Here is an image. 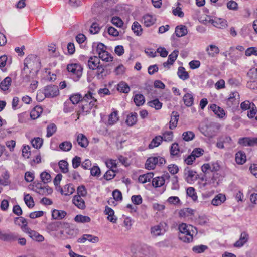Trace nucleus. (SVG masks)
<instances>
[{"instance_id":"nucleus-1","label":"nucleus","mask_w":257,"mask_h":257,"mask_svg":"<svg viewBox=\"0 0 257 257\" xmlns=\"http://www.w3.org/2000/svg\"><path fill=\"white\" fill-rule=\"evenodd\" d=\"M178 238L184 242L190 243L193 241V236L196 234V229L192 225L182 223L178 226Z\"/></svg>"},{"instance_id":"nucleus-2","label":"nucleus","mask_w":257,"mask_h":257,"mask_svg":"<svg viewBox=\"0 0 257 257\" xmlns=\"http://www.w3.org/2000/svg\"><path fill=\"white\" fill-rule=\"evenodd\" d=\"M94 94L89 91L83 97L81 103V113L83 115H86L93 107H96L97 105V101L94 96Z\"/></svg>"},{"instance_id":"nucleus-3","label":"nucleus","mask_w":257,"mask_h":257,"mask_svg":"<svg viewBox=\"0 0 257 257\" xmlns=\"http://www.w3.org/2000/svg\"><path fill=\"white\" fill-rule=\"evenodd\" d=\"M55 230L59 231L62 235L66 236L67 238H71L76 234V231L70 228L68 223L58 221L53 224Z\"/></svg>"},{"instance_id":"nucleus-4","label":"nucleus","mask_w":257,"mask_h":257,"mask_svg":"<svg viewBox=\"0 0 257 257\" xmlns=\"http://www.w3.org/2000/svg\"><path fill=\"white\" fill-rule=\"evenodd\" d=\"M24 70L26 68L30 70L38 71L41 67L39 57L35 55H29L24 61Z\"/></svg>"},{"instance_id":"nucleus-5","label":"nucleus","mask_w":257,"mask_h":257,"mask_svg":"<svg viewBox=\"0 0 257 257\" xmlns=\"http://www.w3.org/2000/svg\"><path fill=\"white\" fill-rule=\"evenodd\" d=\"M67 69L70 76L74 81H78L80 79L83 71L81 65L78 63H71L67 65Z\"/></svg>"},{"instance_id":"nucleus-6","label":"nucleus","mask_w":257,"mask_h":257,"mask_svg":"<svg viewBox=\"0 0 257 257\" xmlns=\"http://www.w3.org/2000/svg\"><path fill=\"white\" fill-rule=\"evenodd\" d=\"M167 229L168 225L167 223L161 222L156 225L152 226L150 228V233L153 237H157L164 235Z\"/></svg>"},{"instance_id":"nucleus-7","label":"nucleus","mask_w":257,"mask_h":257,"mask_svg":"<svg viewBox=\"0 0 257 257\" xmlns=\"http://www.w3.org/2000/svg\"><path fill=\"white\" fill-rule=\"evenodd\" d=\"M165 163V160L162 157H151L147 160L145 167L148 170H153L156 165L162 166Z\"/></svg>"},{"instance_id":"nucleus-8","label":"nucleus","mask_w":257,"mask_h":257,"mask_svg":"<svg viewBox=\"0 0 257 257\" xmlns=\"http://www.w3.org/2000/svg\"><path fill=\"white\" fill-rule=\"evenodd\" d=\"M156 251L153 247L144 244L142 245L138 252V257H156Z\"/></svg>"},{"instance_id":"nucleus-9","label":"nucleus","mask_w":257,"mask_h":257,"mask_svg":"<svg viewBox=\"0 0 257 257\" xmlns=\"http://www.w3.org/2000/svg\"><path fill=\"white\" fill-rule=\"evenodd\" d=\"M59 94L58 86L54 85H50L46 86L44 89V94L45 97L53 98Z\"/></svg>"},{"instance_id":"nucleus-10","label":"nucleus","mask_w":257,"mask_h":257,"mask_svg":"<svg viewBox=\"0 0 257 257\" xmlns=\"http://www.w3.org/2000/svg\"><path fill=\"white\" fill-rule=\"evenodd\" d=\"M170 176L168 173H164L160 177L153 178L152 184L154 187H160L165 184L166 181H169Z\"/></svg>"},{"instance_id":"nucleus-11","label":"nucleus","mask_w":257,"mask_h":257,"mask_svg":"<svg viewBox=\"0 0 257 257\" xmlns=\"http://www.w3.org/2000/svg\"><path fill=\"white\" fill-rule=\"evenodd\" d=\"M96 77L97 79H103L111 73V69L107 65H100L96 69Z\"/></svg>"},{"instance_id":"nucleus-12","label":"nucleus","mask_w":257,"mask_h":257,"mask_svg":"<svg viewBox=\"0 0 257 257\" xmlns=\"http://www.w3.org/2000/svg\"><path fill=\"white\" fill-rule=\"evenodd\" d=\"M239 94L238 92H232L226 100V104L229 107H231L239 103Z\"/></svg>"},{"instance_id":"nucleus-13","label":"nucleus","mask_w":257,"mask_h":257,"mask_svg":"<svg viewBox=\"0 0 257 257\" xmlns=\"http://www.w3.org/2000/svg\"><path fill=\"white\" fill-rule=\"evenodd\" d=\"M208 19H205L204 21L206 22L204 23L209 22L211 23L214 26L219 28H223L227 26L226 21L221 18H215V19H211L210 17Z\"/></svg>"},{"instance_id":"nucleus-14","label":"nucleus","mask_w":257,"mask_h":257,"mask_svg":"<svg viewBox=\"0 0 257 257\" xmlns=\"http://www.w3.org/2000/svg\"><path fill=\"white\" fill-rule=\"evenodd\" d=\"M238 143L243 146H253L257 145V138H241L239 139Z\"/></svg>"},{"instance_id":"nucleus-15","label":"nucleus","mask_w":257,"mask_h":257,"mask_svg":"<svg viewBox=\"0 0 257 257\" xmlns=\"http://www.w3.org/2000/svg\"><path fill=\"white\" fill-rule=\"evenodd\" d=\"M184 176L186 181L191 183L192 182L195 181L197 179L196 172L193 170H190L189 167H187L184 169Z\"/></svg>"},{"instance_id":"nucleus-16","label":"nucleus","mask_w":257,"mask_h":257,"mask_svg":"<svg viewBox=\"0 0 257 257\" xmlns=\"http://www.w3.org/2000/svg\"><path fill=\"white\" fill-rule=\"evenodd\" d=\"M25 233H27L29 237L33 240L38 242H42L44 237L36 231L31 230L30 228L25 229Z\"/></svg>"},{"instance_id":"nucleus-17","label":"nucleus","mask_w":257,"mask_h":257,"mask_svg":"<svg viewBox=\"0 0 257 257\" xmlns=\"http://www.w3.org/2000/svg\"><path fill=\"white\" fill-rule=\"evenodd\" d=\"M99 58L97 56L90 57L87 61V66L88 68L92 70L97 69L100 66Z\"/></svg>"},{"instance_id":"nucleus-18","label":"nucleus","mask_w":257,"mask_h":257,"mask_svg":"<svg viewBox=\"0 0 257 257\" xmlns=\"http://www.w3.org/2000/svg\"><path fill=\"white\" fill-rule=\"evenodd\" d=\"M17 234L14 232H10L8 233H3L1 231L0 239L4 241H13L17 240Z\"/></svg>"},{"instance_id":"nucleus-19","label":"nucleus","mask_w":257,"mask_h":257,"mask_svg":"<svg viewBox=\"0 0 257 257\" xmlns=\"http://www.w3.org/2000/svg\"><path fill=\"white\" fill-rule=\"evenodd\" d=\"M87 240L95 243L99 241V238L91 234H84L82 237L78 239L77 242L79 243H84Z\"/></svg>"},{"instance_id":"nucleus-20","label":"nucleus","mask_w":257,"mask_h":257,"mask_svg":"<svg viewBox=\"0 0 257 257\" xmlns=\"http://www.w3.org/2000/svg\"><path fill=\"white\" fill-rule=\"evenodd\" d=\"M142 23L147 27L152 26L156 22V18L154 16L147 14L144 15L142 19Z\"/></svg>"},{"instance_id":"nucleus-21","label":"nucleus","mask_w":257,"mask_h":257,"mask_svg":"<svg viewBox=\"0 0 257 257\" xmlns=\"http://www.w3.org/2000/svg\"><path fill=\"white\" fill-rule=\"evenodd\" d=\"M226 196L224 194L219 193L212 200L211 204L215 206L220 205L226 201Z\"/></svg>"},{"instance_id":"nucleus-22","label":"nucleus","mask_w":257,"mask_h":257,"mask_svg":"<svg viewBox=\"0 0 257 257\" xmlns=\"http://www.w3.org/2000/svg\"><path fill=\"white\" fill-rule=\"evenodd\" d=\"M179 114L176 111H173L171 116V119L169 122V128L171 130L174 129L176 127Z\"/></svg>"},{"instance_id":"nucleus-23","label":"nucleus","mask_w":257,"mask_h":257,"mask_svg":"<svg viewBox=\"0 0 257 257\" xmlns=\"http://www.w3.org/2000/svg\"><path fill=\"white\" fill-rule=\"evenodd\" d=\"M188 33L187 28L185 26L180 25L176 27L175 34L178 37L185 36Z\"/></svg>"},{"instance_id":"nucleus-24","label":"nucleus","mask_w":257,"mask_h":257,"mask_svg":"<svg viewBox=\"0 0 257 257\" xmlns=\"http://www.w3.org/2000/svg\"><path fill=\"white\" fill-rule=\"evenodd\" d=\"M194 99L192 93H186L183 97L184 103L187 107H190L193 104Z\"/></svg>"},{"instance_id":"nucleus-25","label":"nucleus","mask_w":257,"mask_h":257,"mask_svg":"<svg viewBox=\"0 0 257 257\" xmlns=\"http://www.w3.org/2000/svg\"><path fill=\"white\" fill-rule=\"evenodd\" d=\"M210 108L219 118H223L225 114L224 110L215 104H211Z\"/></svg>"},{"instance_id":"nucleus-26","label":"nucleus","mask_w":257,"mask_h":257,"mask_svg":"<svg viewBox=\"0 0 257 257\" xmlns=\"http://www.w3.org/2000/svg\"><path fill=\"white\" fill-rule=\"evenodd\" d=\"M248 235L245 232L241 233L240 238L234 244L235 247H240L242 246L248 240Z\"/></svg>"},{"instance_id":"nucleus-27","label":"nucleus","mask_w":257,"mask_h":257,"mask_svg":"<svg viewBox=\"0 0 257 257\" xmlns=\"http://www.w3.org/2000/svg\"><path fill=\"white\" fill-rule=\"evenodd\" d=\"M104 212L105 214L108 215L107 219L109 221L112 223H116L117 218L114 216V211L111 208L106 206Z\"/></svg>"},{"instance_id":"nucleus-28","label":"nucleus","mask_w":257,"mask_h":257,"mask_svg":"<svg viewBox=\"0 0 257 257\" xmlns=\"http://www.w3.org/2000/svg\"><path fill=\"white\" fill-rule=\"evenodd\" d=\"M73 204L80 209L85 208V204L84 200L79 196H74L72 200Z\"/></svg>"},{"instance_id":"nucleus-29","label":"nucleus","mask_w":257,"mask_h":257,"mask_svg":"<svg viewBox=\"0 0 257 257\" xmlns=\"http://www.w3.org/2000/svg\"><path fill=\"white\" fill-rule=\"evenodd\" d=\"M77 142L78 145L83 148L87 147L89 143L87 138L82 134H79L78 135Z\"/></svg>"},{"instance_id":"nucleus-30","label":"nucleus","mask_w":257,"mask_h":257,"mask_svg":"<svg viewBox=\"0 0 257 257\" xmlns=\"http://www.w3.org/2000/svg\"><path fill=\"white\" fill-rule=\"evenodd\" d=\"M177 75L178 77L182 80H187L189 78L188 73L186 71L185 68L182 66L178 67Z\"/></svg>"},{"instance_id":"nucleus-31","label":"nucleus","mask_w":257,"mask_h":257,"mask_svg":"<svg viewBox=\"0 0 257 257\" xmlns=\"http://www.w3.org/2000/svg\"><path fill=\"white\" fill-rule=\"evenodd\" d=\"M208 55L211 57H214L216 54L219 53L218 47L214 45H210L206 49Z\"/></svg>"},{"instance_id":"nucleus-32","label":"nucleus","mask_w":257,"mask_h":257,"mask_svg":"<svg viewBox=\"0 0 257 257\" xmlns=\"http://www.w3.org/2000/svg\"><path fill=\"white\" fill-rule=\"evenodd\" d=\"M15 223L16 225L21 226V228L24 232H25V229L29 228L27 225V221L23 217H16L15 219Z\"/></svg>"},{"instance_id":"nucleus-33","label":"nucleus","mask_w":257,"mask_h":257,"mask_svg":"<svg viewBox=\"0 0 257 257\" xmlns=\"http://www.w3.org/2000/svg\"><path fill=\"white\" fill-rule=\"evenodd\" d=\"M75 191V189L72 184H69L66 185L64 187V190L61 189V193L62 194H64L66 196L70 195L73 193Z\"/></svg>"},{"instance_id":"nucleus-34","label":"nucleus","mask_w":257,"mask_h":257,"mask_svg":"<svg viewBox=\"0 0 257 257\" xmlns=\"http://www.w3.org/2000/svg\"><path fill=\"white\" fill-rule=\"evenodd\" d=\"M154 174L152 172H149L139 177L138 180L140 183H145L150 182L153 178Z\"/></svg>"},{"instance_id":"nucleus-35","label":"nucleus","mask_w":257,"mask_h":257,"mask_svg":"<svg viewBox=\"0 0 257 257\" xmlns=\"http://www.w3.org/2000/svg\"><path fill=\"white\" fill-rule=\"evenodd\" d=\"M246 160L245 154L242 151H238L235 155V161L238 164H243Z\"/></svg>"},{"instance_id":"nucleus-36","label":"nucleus","mask_w":257,"mask_h":257,"mask_svg":"<svg viewBox=\"0 0 257 257\" xmlns=\"http://www.w3.org/2000/svg\"><path fill=\"white\" fill-rule=\"evenodd\" d=\"M137 120V114L136 112L131 113L127 116L126 123L128 126H133L136 124Z\"/></svg>"},{"instance_id":"nucleus-37","label":"nucleus","mask_w":257,"mask_h":257,"mask_svg":"<svg viewBox=\"0 0 257 257\" xmlns=\"http://www.w3.org/2000/svg\"><path fill=\"white\" fill-rule=\"evenodd\" d=\"M43 112L41 107L37 106L35 107L30 113V117L33 119L38 118Z\"/></svg>"},{"instance_id":"nucleus-38","label":"nucleus","mask_w":257,"mask_h":257,"mask_svg":"<svg viewBox=\"0 0 257 257\" xmlns=\"http://www.w3.org/2000/svg\"><path fill=\"white\" fill-rule=\"evenodd\" d=\"M117 89L118 91L124 93H128L130 91L128 85L123 81H121L118 84Z\"/></svg>"},{"instance_id":"nucleus-39","label":"nucleus","mask_w":257,"mask_h":257,"mask_svg":"<svg viewBox=\"0 0 257 257\" xmlns=\"http://www.w3.org/2000/svg\"><path fill=\"white\" fill-rule=\"evenodd\" d=\"M12 79L10 77H6L0 83V88L3 91L9 89L11 84Z\"/></svg>"},{"instance_id":"nucleus-40","label":"nucleus","mask_w":257,"mask_h":257,"mask_svg":"<svg viewBox=\"0 0 257 257\" xmlns=\"http://www.w3.org/2000/svg\"><path fill=\"white\" fill-rule=\"evenodd\" d=\"M132 30L134 33L138 36L142 34L143 29L141 25L137 21H135L132 26Z\"/></svg>"},{"instance_id":"nucleus-41","label":"nucleus","mask_w":257,"mask_h":257,"mask_svg":"<svg viewBox=\"0 0 257 257\" xmlns=\"http://www.w3.org/2000/svg\"><path fill=\"white\" fill-rule=\"evenodd\" d=\"M67 213L63 210H54L52 213V217L55 219H62L64 218Z\"/></svg>"},{"instance_id":"nucleus-42","label":"nucleus","mask_w":257,"mask_h":257,"mask_svg":"<svg viewBox=\"0 0 257 257\" xmlns=\"http://www.w3.org/2000/svg\"><path fill=\"white\" fill-rule=\"evenodd\" d=\"M162 141L163 139L162 138V136H156L154 139H153L150 144L149 145V148L150 149H153L155 147L159 146V145H160V144L162 143Z\"/></svg>"},{"instance_id":"nucleus-43","label":"nucleus","mask_w":257,"mask_h":257,"mask_svg":"<svg viewBox=\"0 0 257 257\" xmlns=\"http://www.w3.org/2000/svg\"><path fill=\"white\" fill-rule=\"evenodd\" d=\"M194 212V210L189 208H185L180 211L179 215L181 217H187L193 215Z\"/></svg>"},{"instance_id":"nucleus-44","label":"nucleus","mask_w":257,"mask_h":257,"mask_svg":"<svg viewBox=\"0 0 257 257\" xmlns=\"http://www.w3.org/2000/svg\"><path fill=\"white\" fill-rule=\"evenodd\" d=\"M72 147V143L69 141H64L59 144V148L64 152L69 151Z\"/></svg>"},{"instance_id":"nucleus-45","label":"nucleus","mask_w":257,"mask_h":257,"mask_svg":"<svg viewBox=\"0 0 257 257\" xmlns=\"http://www.w3.org/2000/svg\"><path fill=\"white\" fill-rule=\"evenodd\" d=\"M99 58L105 62H111L113 60V57L107 51H105L99 55Z\"/></svg>"},{"instance_id":"nucleus-46","label":"nucleus","mask_w":257,"mask_h":257,"mask_svg":"<svg viewBox=\"0 0 257 257\" xmlns=\"http://www.w3.org/2000/svg\"><path fill=\"white\" fill-rule=\"evenodd\" d=\"M150 107L154 108L156 110L160 109L162 107V103L160 102L158 99H155L148 102Z\"/></svg>"},{"instance_id":"nucleus-47","label":"nucleus","mask_w":257,"mask_h":257,"mask_svg":"<svg viewBox=\"0 0 257 257\" xmlns=\"http://www.w3.org/2000/svg\"><path fill=\"white\" fill-rule=\"evenodd\" d=\"M74 220L78 223H84L90 222L91 219L89 216L77 215L75 217Z\"/></svg>"},{"instance_id":"nucleus-48","label":"nucleus","mask_w":257,"mask_h":257,"mask_svg":"<svg viewBox=\"0 0 257 257\" xmlns=\"http://www.w3.org/2000/svg\"><path fill=\"white\" fill-rule=\"evenodd\" d=\"M134 101L138 106L142 105L145 102V97L142 94H136L134 98Z\"/></svg>"},{"instance_id":"nucleus-49","label":"nucleus","mask_w":257,"mask_h":257,"mask_svg":"<svg viewBox=\"0 0 257 257\" xmlns=\"http://www.w3.org/2000/svg\"><path fill=\"white\" fill-rule=\"evenodd\" d=\"M58 165L61 171L63 173H66L68 172V163L66 161L62 160L59 162Z\"/></svg>"},{"instance_id":"nucleus-50","label":"nucleus","mask_w":257,"mask_h":257,"mask_svg":"<svg viewBox=\"0 0 257 257\" xmlns=\"http://www.w3.org/2000/svg\"><path fill=\"white\" fill-rule=\"evenodd\" d=\"M186 193L187 196L191 197L193 201H195L197 200L198 197L193 187H188L186 190Z\"/></svg>"},{"instance_id":"nucleus-51","label":"nucleus","mask_w":257,"mask_h":257,"mask_svg":"<svg viewBox=\"0 0 257 257\" xmlns=\"http://www.w3.org/2000/svg\"><path fill=\"white\" fill-rule=\"evenodd\" d=\"M82 96L78 93L72 95L70 97V101L72 104H77L80 101L82 102Z\"/></svg>"},{"instance_id":"nucleus-52","label":"nucleus","mask_w":257,"mask_h":257,"mask_svg":"<svg viewBox=\"0 0 257 257\" xmlns=\"http://www.w3.org/2000/svg\"><path fill=\"white\" fill-rule=\"evenodd\" d=\"M118 120V113L117 111H113L109 115L108 123L112 125Z\"/></svg>"},{"instance_id":"nucleus-53","label":"nucleus","mask_w":257,"mask_h":257,"mask_svg":"<svg viewBox=\"0 0 257 257\" xmlns=\"http://www.w3.org/2000/svg\"><path fill=\"white\" fill-rule=\"evenodd\" d=\"M48 51L49 55L53 57H57L59 55V53L56 50V45L51 44L48 47Z\"/></svg>"},{"instance_id":"nucleus-54","label":"nucleus","mask_w":257,"mask_h":257,"mask_svg":"<svg viewBox=\"0 0 257 257\" xmlns=\"http://www.w3.org/2000/svg\"><path fill=\"white\" fill-rule=\"evenodd\" d=\"M43 139L39 137L35 138L31 141V144L32 146L36 149L40 148L43 144Z\"/></svg>"},{"instance_id":"nucleus-55","label":"nucleus","mask_w":257,"mask_h":257,"mask_svg":"<svg viewBox=\"0 0 257 257\" xmlns=\"http://www.w3.org/2000/svg\"><path fill=\"white\" fill-rule=\"evenodd\" d=\"M24 200L27 206L31 208L34 206V202L33 198L29 194H26L24 196Z\"/></svg>"},{"instance_id":"nucleus-56","label":"nucleus","mask_w":257,"mask_h":257,"mask_svg":"<svg viewBox=\"0 0 257 257\" xmlns=\"http://www.w3.org/2000/svg\"><path fill=\"white\" fill-rule=\"evenodd\" d=\"M182 137L184 140L188 142L194 138L195 134L192 131H187L183 133Z\"/></svg>"},{"instance_id":"nucleus-57","label":"nucleus","mask_w":257,"mask_h":257,"mask_svg":"<svg viewBox=\"0 0 257 257\" xmlns=\"http://www.w3.org/2000/svg\"><path fill=\"white\" fill-rule=\"evenodd\" d=\"M57 127L54 123H52L47 126V137H51L56 131Z\"/></svg>"},{"instance_id":"nucleus-58","label":"nucleus","mask_w":257,"mask_h":257,"mask_svg":"<svg viewBox=\"0 0 257 257\" xmlns=\"http://www.w3.org/2000/svg\"><path fill=\"white\" fill-rule=\"evenodd\" d=\"M40 178L42 181L44 183H47L48 182H50L51 180L50 174L45 171L41 173V174H40Z\"/></svg>"},{"instance_id":"nucleus-59","label":"nucleus","mask_w":257,"mask_h":257,"mask_svg":"<svg viewBox=\"0 0 257 257\" xmlns=\"http://www.w3.org/2000/svg\"><path fill=\"white\" fill-rule=\"evenodd\" d=\"M8 62V57L6 55H4L0 57V69L5 72L6 71V69L5 67L7 65Z\"/></svg>"},{"instance_id":"nucleus-60","label":"nucleus","mask_w":257,"mask_h":257,"mask_svg":"<svg viewBox=\"0 0 257 257\" xmlns=\"http://www.w3.org/2000/svg\"><path fill=\"white\" fill-rule=\"evenodd\" d=\"M163 140L166 142H170L173 140V134L172 131H166L163 134L162 136Z\"/></svg>"},{"instance_id":"nucleus-61","label":"nucleus","mask_w":257,"mask_h":257,"mask_svg":"<svg viewBox=\"0 0 257 257\" xmlns=\"http://www.w3.org/2000/svg\"><path fill=\"white\" fill-rule=\"evenodd\" d=\"M245 55L246 56H257V47H251L248 48L245 51Z\"/></svg>"},{"instance_id":"nucleus-62","label":"nucleus","mask_w":257,"mask_h":257,"mask_svg":"<svg viewBox=\"0 0 257 257\" xmlns=\"http://www.w3.org/2000/svg\"><path fill=\"white\" fill-rule=\"evenodd\" d=\"M34 187L35 188V191L39 194H43L45 191V188L42 186V184L40 182L34 183Z\"/></svg>"},{"instance_id":"nucleus-63","label":"nucleus","mask_w":257,"mask_h":257,"mask_svg":"<svg viewBox=\"0 0 257 257\" xmlns=\"http://www.w3.org/2000/svg\"><path fill=\"white\" fill-rule=\"evenodd\" d=\"M115 176V171L113 169H110L106 172L103 177L106 180H110Z\"/></svg>"},{"instance_id":"nucleus-64","label":"nucleus","mask_w":257,"mask_h":257,"mask_svg":"<svg viewBox=\"0 0 257 257\" xmlns=\"http://www.w3.org/2000/svg\"><path fill=\"white\" fill-rule=\"evenodd\" d=\"M207 248V246L204 245H200L194 246L192 248V250L195 253H201L203 252Z\"/></svg>"}]
</instances>
